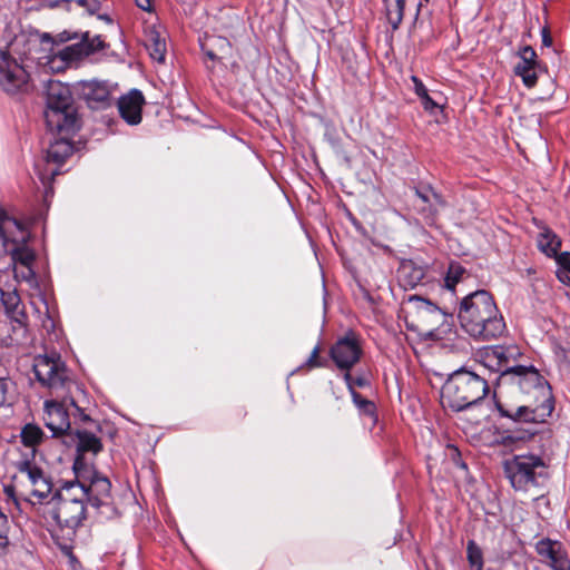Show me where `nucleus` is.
Instances as JSON below:
<instances>
[{"mask_svg":"<svg viewBox=\"0 0 570 570\" xmlns=\"http://www.w3.org/2000/svg\"><path fill=\"white\" fill-rule=\"evenodd\" d=\"M519 354L518 348L514 346L497 345L485 351L484 363L501 374L505 368L515 366H511L510 361L514 360Z\"/></svg>","mask_w":570,"mask_h":570,"instance_id":"nucleus-20","label":"nucleus"},{"mask_svg":"<svg viewBox=\"0 0 570 570\" xmlns=\"http://www.w3.org/2000/svg\"><path fill=\"white\" fill-rule=\"evenodd\" d=\"M465 273V268L459 263H451L445 277V286L449 289H453L455 285L463 278Z\"/></svg>","mask_w":570,"mask_h":570,"instance_id":"nucleus-34","label":"nucleus"},{"mask_svg":"<svg viewBox=\"0 0 570 570\" xmlns=\"http://www.w3.org/2000/svg\"><path fill=\"white\" fill-rule=\"evenodd\" d=\"M466 559L471 570H483V551L474 540L466 543Z\"/></svg>","mask_w":570,"mask_h":570,"instance_id":"nucleus-33","label":"nucleus"},{"mask_svg":"<svg viewBox=\"0 0 570 570\" xmlns=\"http://www.w3.org/2000/svg\"><path fill=\"white\" fill-rule=\"evenodd\" d=\"M411 80L414 85V91L419 96V98H421L425 94H428V89L425 88L423 82L416 76H411Z\"/></svg>","mask_w":570,"mask_h":570,"instance_id":"nucleus-43","label":"nucleus"},{"mask_svg":"<svg viewBox=\"0 0 570 570\" xmlns=\"http://www.w3.org/2000/svg\"><path fill=\"white\" fill-rule=\"evenodd\" d=\"M330 355L335 365L350 373V370L360 361L362 347L358 337L354 332H348L338 338L330 350Z\"/></svg>","mask_w":570,"mask_h":570,"instance_id":"nucleus-14","label":"nucleus"},{"mask_svg":"<svg viewBox=\"0 0 570 570\" xmlns=\"http://www.w3.org/2000/svg\"><path fill=\"white\" fill-rule=\"evenodd\" d=\"M71 386H75L76 390H79V386L76 385L75 383Z\"/></svg>","mask_w":570,"mask_h":570,"instance_id":"nucleus-52","label":"nucleus"},{"mask_svg":"<svg viewBox=\"0 0 570 570\" xmlns=\"http://www.w3.org/2000/svg\"><path fill=\"white\" fill-rule=\"evenodd\" d=\"M144 104L145 98L141 91L137 89H132L129 94L121 96L117 101L121 118L131 126L140 124Z\"/></svg>","mask_w":570,"mask_h":570,"instance_id":"nucleus-17","label":"nucleus"},{"mask_svg":"<svg viewBox=\"0 0 570 570\" xmlns=\"http://www.w3.org/2000/svg\"><path fill=\"white\" fill-rule=\"evenodd\" d=\"M41 36L48 37V36H51V35H50V33H48V32H45V33H42Z\"/></svg>","mask_w":570,"mask_h":570,"instance_id":"nucleus-51","label":"nucleus"},{"mask_svg":"<svg viewBox=\"0 0 570 570\" xmlns=\"http://www.w3.org/2000/svg\"><path fill=\"white\" fill-rule=\"evenodd\" d=\"M352 383H353V387L354 386H360V387H363L364 385H366V380L363 379V377H352Z\"/></svg>","mask_w":570,"mask_h":570,"instance_id":"nucleus-46","label":"nucleus"},{"mask_svg":"<svg viewBox=\"0 0 570 570\" xmlns=\"http://www.w3.org/2000/svg\"><path fill=\"white\" fill-rule=\"evenodd\" d=\"M70 38L69 37H66V38H61V40H69Z\"/></svg>","mask_w":570,"mask_h":570,"instance_id":"nucleus-54","label":"nucleus"},{"mask_svg":"<svg viewBox=\"0 0 570 570\" xmlns=\"http://www.w3.org/2000/svg\"><path fill=\"white\" fill-rule=\"evenodd\" d=\"M91 507L97 509L98 512L100 513V515H102L106 519H112L119 514L117 508L114 505V503L111 501V498L107 499L104 502H97V503L92 504Z\"/></svg>","mask_w":570,"mask_h":570,"instance_id":"nucleus-37","label":"nucleus"},{"mask_svg":"<svg viewBox=\"0 0 570 570\" xmlns=\"http://www.w3.org/2000/svg\"><path fill=\"white\" fill-rule=\"evenodd\" d=\"M136 6L148 12L151 17V21L145 22V36H161L164 32V27L158 24V18L155 14V0H135Z\"/></svg>","mask_w":570,"mask_h":570,"instance_id":"nucleus-27","label":"nucleus"},{"mask_svg":"<svg viewBox=\"0 0 570 570\" xmlns=\"http://www.w3.org/2000/svg\"><path fill=\"white\" fill-rule=\"evenodd\" d=\"M45 120L51 131L66 136L75 134L80 128L71 91L67 85L58 80L48 82Z\"/></svg>","mask_w":570,"mask_h":570,"instance_id":"nucleus-5","label":"nucleus"},{"mask_svg":"<svg viewBox=\"0 0 570 570\" xmlns=\"http://www.w3.org/2000/svg\"><path fill=\"white\" fill-rule=\"evenodd\" d=\"M43 436V431L38 425L31 423L26 424L20 432L22 444L32 449V452H35L36 448L42 442Z\"/></svg>","mask_w":570,"mask_h":570,"instance_id":"nucleus-30","label":"nucleus"},{"mask_svg":"<svg viewBox=\"0 0 570 570\" xmlns=\"http://www.w3.org/2000/svg\"><path fill=\"white\" fill-rule=\"evenodd\" d=\"M403 304L405 305L406 313L428 332H432L444 322L445 314L441 308L422 296L410 295L404 299Z\"/></svg>","mask_w":570,"mask_h":570,"instance_id":"nucleus-13","label":"nucleus"},{"mask_svg":"<svg viewBox=\"0 0 570 570\" xmlns=\"http://www.w3.org/2000/svg\"><path fill=\"white\" fill-rule=\"evenodd\" d=\"M153 60L164 63L167 52L166 38H145L142 42Z\"/></svg>","mask_w":570,"mask_h":570,"instance_id":"nucleus-31","label":"nucleus"},{"mask_svg":"<svg viewBox=\"0 0 570 570\" xmlns=\"http://www.w3.org/2000/svg\"><path fill=\"white\" fill-rule=\"evenodd\" d=\"M60 397L61 401L52 400L45 403V424L55 436H59L70 429L69 396L62 394Z\"/></svg>","mask_w":570,"mask_h":570,"instance_id":"nucleus-15","label":"nucleus"},{"mask_svg":"<svg viewBox=\"0 0 570 570\" xmlns=\"http://www.w3.org/2000/svg\"><path fill=\"white\" fill-rule=\"evenodd\" d=\"M199 45L205 55L213 61L222 60L232 52L228 38H199Z\"/></svg>","mask_w":570,"mask_h":570,"instance_id":"nucleus-23","label":"nucleus"},{"mask_svg":"<svg viewBox=\"0 0 570 570\" xmlns=\"http://www.w3.org/2000/svg\"><path fill=\"white\" fill-rule=\"evenodd\" d=\"M33 372L38 382L57 397L70 392L72 380L60 356L38 355L33 362Z\"/></svg>","mask_w":570,"mask_h":570,"instance_id":"nucleus-8","label":"nucleus"},{"mask_svg":"<svg viewBox=\"0 0 570 570\" xmlns=\"http://www.w3.org/2000/svg\"><path fill=\"white\" fill-rule=\"evenodd\" d=\"M518 56L520 61L514 66L513 71L515 76L521 77L523 83L528 88H532L538 81V76L535 72L538 65L537 53L532 47L524 46L519 50Z\"/></svg>","mask_w":570,"mask_h":570,"instance_id":"nucleus-18","label":"nucleus"},{"mask_svg":"<svg viewBox=\"0 0 570 570\" xmlns=\"http://www.w3.org/2000/svg\"><path fill=\"white\" fill-rule=\"evenodd\" d=\"M11 228L20 230V223L0 212V246H6L9 240H17L11 236Z\"/></svg>","mask_w":570,"mask_h":570,"instance_id":"nucleus-32","label":"nucleus"},{"mask_svg":"<svg viewBox=\"0 0 570 570\" xmlns=\"http://www.w3.org/2000/svg\"><path fill=\"white\" fill-rule=\"evenodd\" d=\"M556 257V261L557 263L563 268L566 269L567 272L570 273V253L569 252H563L561 254H557Z\"/></svg>","mask_w":570,"mask_h":570,"instance_id":"nucleus-41","label":"nucleus"},{"mask_svg":"<svg viewBox=\"0 0 570 570\" xmlns=\"http://www.w3.org/2000/svg\"><path fill=\"white\" fill-rule=\"evenodd\" d=\"M494 395L500 415L514 422L542 423L554 409L550 385L534 366L505 368Z\"/></svg>","mask_w":570,"mask_h":570,"instance_id":"nucleus-1","label":"nucleus"},{"mask_svg":"<svg viewBox=\"0 0 570 570\" xmlns=\"http://www.w3.org/2000/svg\"><path fill=\"white\" fill-rule=\"evenodd\" d=\"M386 18L389 23L392 26V29L395 30L403 19V12L401 11V7H397L396 3L389 0H384Z\"/></svg>","mask_w":570,"mask_h":570,"instance_id":"nucleus-35","label":"nucleus"},{"mask_svg":"<svg viewBox=\"0 0 570 570\" xmlns=\"http://www.w3.org/2000/svg\"><path fill=\"white\" fill-rule=\"evenodd\" d=\"M540 32H541V36H542V37L551 36V35H550V30H549V28H548L547 26H543V27L541 28Z\"/></svg>","mask_w":570,"mask_h":570,"instance_id":"nucleus-48","label":"nucleus"},{"mask_svg":"<svg viewBox=\"0 0 570 570\" xmlns=\"http://www.w3.org/2000/svg\"><path fill=\"white\" fill-rule=\"evenodd\" d=\"M69 405L75 409V411H76L75 415H78L82 422L90 421V416L88 414H86L85 411L77 405V403L72 396H69Z\"/></svg>","mask_w":570,"mask_h":570,"instance_id":"nucleus-42","label":"nucleus"},{"mask_svg":"<svg viewBox=\"0 0 570 570\" xmlns=\"http://www.w3.org/2000/svg\"><path fill=\"white\" fill-rule=\"evenodd\" d=\"M416 197L422 202V206H419L417 209L423 216V219L426 225L434 226L438 217V207H444L445 202L433 189L430 187L421 190L415 189Z\"/></svg>","mask_w":570,"mask_h":570,"instance_id":"nucleus-19","label":"nucleus"},{"mask_svg":"<svg viewBox=\"0 0 570 570\" xmlns=\"http://www.w3.org/2000/svg\"><path fill=\"white\" fill-rule=\"evenodd\" d=\"M424 275V269L411 261L403 263L399 268V281L404 287H415L421 283Z\"/></svg>","mask_w":570,"mask_h":570,"instance_id":"nucleus-25","label":"nucleus"},{"mask_svg":"<svg viewBox=\"0 0 570 570\" xmlns=\"http://www.w3.org/2000/svg\"><path fill=\"white\" fill-rule=\"evenodd\" d=\"M420 99L422 101L424 109L430 112H433L435 109L439 108V105L429 96V94H425Z\"/></svg>","mask_w":570,"mask_h":570,"instance_id":"nucleus-44","label":"nucleus"},{"mask_svg":"<svg viewBox=\"0 0 570 570\" xmlns=\"http://www.w3.org/2000/svg\"><path fill=\"white\" fill-rule=\"evenodd\" d=\"M344 381L346 382L348 391L351 392L354 404L361 411V413L363 415L374 417L375 413H376V406H375L374 402H372L367 399H364L360 393H357L353 389L352 375L350 373L344 374Z\"/></svg>","mask_w":570,"mask_h":570,"instance_id":"nucleus-28","label":"nucleus"},{"mask_svg":"<svg viewBox=\"0 0 570 570\" xmlns=\"http://www.w3.org/2000/svg\"><path fill=\"white\" fill-rule=\"evenodd\" d=\"M553 39L554 38H542L543 46L551 47L553 45Z\"/></svg>","mask_w":570,"mask_h":570,"instance_id":"nucleus-47","label":"nucleus"},{"mask_svg":"<svg viewBox=\"0 0 570 570\" xmlns=\"http://www.w3.org/2000/svg\"><path fill=\"white\" fill-rule=\"evenodd\" d=\"M82 91L92 108H100L109 105L112 88L106 81L91 80L83 83Z\"/></svg>","mask_w":570,"mask_h":570,"instance_id":"nucleus-21","label":"nucleus"},{"mask_svg":"<svg viewBox=\"0 0 570 570\" xmlns=\"http://www.w3.org/2000/svg\"><path fill=\"white\" fill-rule=\"evenodd\" d=\"M29 73L14 57L0 52V89L7 95L17 96L28 91Z\"/></svg>","mask_w":570,"mask_h":570,"instance_id":"nucleus-12","label":"nucleus"},{"mask_svg":"<svg viewBox=\"0 0 570 570\" xmlns=\"http://www.w3.org/2000/svg\"><path fill=\"white\" fill-rule=\"evenodd\" d=\"M9 380L4 377H0V407L6 405L8 402V390H9Z\"/></svg>","mask_w":570,"mask_h":570,"instance_id":"nucleus-40","label":"nucleus"},{"mask_svg":"<svg viewBox=\"0 0 570 570\" xmlns=\"http://www.w3.org/2000/svg\"><path fill=\"white\" fill-rule=\"evenodd\" d=\"M16 466L18 472L13 482L21 494L42 500L51 493L52 483L41 468L28 460L17 462Z\"/></svg>","mask_w":570,"mask_h":570,"instance_id":"nucleus-10","label":"nucleus"},{"mask_svg":"<svg viewBox=\"0 0 570 570\" xmlns=\"http://www.w3.org/2000/svg\"><path fill=\"white\" fill-rule=\"evenodd\" d=\"M10 530V524L8 517L0 509V554L4 552L7 547L9 546L8 533Z\"/></svg>","mask_w":570,"mask_h":570,"instance_id":"nucleus-36","label":"nucleus"},{"mask_svg":"<svg viewBox=\"0 0 570 570\" xmlns=\"http://www.w3.org/2000/svg\"><path fill=\"white\" fill-rule=\"evenodd\" d=\"M85 502L86 491L69 482L57 493L52 517L61 528L75 530L86 519Z\"/></svg>","mask_w":570,"mask_h":570,"instance_id":"nucleus-7","label":"nucleus"},{"mask_svg":"<svg viewBox=\"0 0 570 570\" xmlns=\"http://www.w3.org/2000/svg\"><path fill=\"white\" fill-rule=\"evenodd\" d=\"M535 550L540 557L546 559L549 564L552 566L559 554L564 551V547L559 541L542 539L537 543Z\"/></svg>","mask_w":570,"mask_h":570,"instance_id":"nucleus-29","label":"nucleus"},{"mask_svg":"<svg viewBox=\"0 0 570 570\" xmlns=\"http://www.w3.org/2000/svg\"><path fill=\"white\" fill-rule=\"evenodd\" d=\"M71 386H75L76 390H79V386L76 385L75 383Z\"/></svg>","mask_w":570,"mask_h":570,"instance_id":"nucleus-53","label":"nucleus"},{"mask_svg":"<svg viewBox=\"0 0 570 570\" xmlns=\"http://www.w3.org/2000/svg\"><path fill=\"white\" fill-rule=\"evenodd\" d=\"M489 393V384L480 375L460 370L452 373L441 391L443 406L455 412L478 404Z\"/></svg>","mask_w":570,"mask_h":570,"instance_id":"nucleus-4","label":"nucleus"},{"mask_svg":"<svg viewBox=\"0 0 570 570\" xmlns=\"http://www.w3.org/2000/svg\"><path fill=\"white\" fill-rule=\"evenodd\" d=\"M320 353H321V347L318 345H316L313 348L309 357L306 361V366L308 368H315V367H323V366H325L326 361L320 357Z\"/></svg>","mask_w":570,"mask_h":570,"instance_id":"nucleus-38","label":"nucleus"},{"mask_svg":"<svg viewBox=\"0 0 570 570\" xmlns=\"http://www.w3.org/2000/svg\"><path fill=\"white\" fill-rule=\"evenodd\" d=\"M504 472L515 491L528 492L542 487L548 479L547 466L538 455H515L504 462Z\"/></svg>","mask_w":570,"mask_h":570,"instance_id":"nucleus-6","label":"nucleus"},{"mask_svg":"<svg viewBox=\"0 0 570 570\" xmlns=\"http://www.w3.org/2000/svg\"><path fill=\"white\" fill-rule=\"evenodd\" d=\"M458 318L462 328L476 340L498 338L505 331L503 316L493 296L485 289L475 291L462 298Z\"/></svg>","mask_w":570,"mask_h":570,"instance_id":"nucleus-3","label":"nucleus"},{"mask_svg":"<svg viewBox=\"0 0 570 570\" xmlns=\"http://www.w3.org/2000/svg\"><path fill=\"white\" fill-rule=\"evenodd\" d=\"M538 247L549 257H554L561 247V239L550 228L543 227L538 235Z\"/></svg>","mask_w":570,"mask_h":570,"instance_id":"nucleus-26","label":"nucleus"},{"mask_svg":"<svg viewBox=\"0 0 570 570\" xmlns=\"http://www.w3.org/2000/svg\"><path fill=\"white\" fill-rule=\"evenodd\" d=\"M59 36L61 37H65V36H70L67 31H63L61 32ZM72 36H78L77 33H73Z\"/></svg>","mask_w":570,"mask_h":570,"instance_id":"nucleus-49","label":"nucleus"},{"mask_svg":"<svg viewBox=\"0 0 570 570\" xmlns=\"http://www.w3.org/2000/svg\"><path fill=\"white\" fill-rule=\"evenodd\" d=\"M73 154V145L67 137L52 141L46 150L45 165L37 164L36 169L43 185H50L60 174L59 168Z\"/></svg>","mask_w":570,"mask_h":570,"instance_id":"nucleus-11","label":"nucleus"},{"mask_svg":"<svg viewBox=\"0 0 570 570\" xmlns=\"http://www.w3.org/2000/svg\"><path fill=\"white\" fill-rule=\"evenodd\" d=\"M72 468L76 475L75 483L79 489L86 491V501H89L91 505L111 498L109 479L96 471L91 464L86 462V459H75Z\"/></svg>","mask_w":570,"mask_h":570,"instance_id":"nucleus-9","label":"nucleus"},{"mask_svg":"<svg viewBox=\"0 0 570 570\" xmlns=\"http://www.w3.org/2000/svg\"><path fill=\"white\" fill-rule=\"evenodd\" d=\"M75 436L77 440L76 459L83 458L86 453L98 454L102 450L101 440L94 433L86 430H76Z\"/></svg>","mask_w":570,"mask_h":570,"instance_id":"nucleus-24","label":"nucleus"},{"mask_svg":"<svg viewBox=\"0 0 570 570\" xmlns=\"http://www.w3.org/2000/svg\"><path fill=\"white\" fill-rule=\"evenodd\" d=\"M1 302L4 306L7 315L14 322L22 324L26 320L21 298L16 288L7 286L1 289Z\"/></svg>","mask_w":570,"mask_h":570,"instance_id":"nucleus-22","label":"nucleus"},{"mask_svg":"<svg viewBox=\"0 0 570 570\" xmlns=\"http://www.w3.org/2000/svg\"><path fill=\"white\" fill-rule=\"evenodd\" d=\"M551 567L553 570H570V559L566 549L559 554Z\"/></svg>","mask_w":570,"mask_h":570,"instance_id":"nucleus-39","label":"nucleus"},{"mask_svg":"<svg viewBox=\"0 0 570 570\" xmlns=\"http://www.w3.org/2000/svg\"><path fill=\"white\" fill-rule=\"evenodd\" d=\"M19 489L17 484L13 482V484L6 485L4 487V493L8 498L12 499L14 502H17L16 498V490Z\"/></svg>","mask_w":570,"mask_h":570,"instance_id":"nucleus-45","label":"nucleus"},{"mask_svg":"<svg viewBox=\"0 0 570 570\" xmlns=\"http://www.w3.org/2000/svg\"><path fill=\"white\" fill-rule=\"evenodd\" d=\"M106 47L101 38H80V41L63 48L55 42V38H11L3 46L0 45V52L7 57H14L17 61L32 56V50L43 55L36 56L40 63L48 65L58 71L65 70L69 65L78 62Z\"/></svg>","mask_w":570,"mask_h":570,"instance_id":"nucleus-2","label":"nucleus"},{"mask_svg":"<svg viewBox=\"0 0 570 570\" xmlns=\"http://www.w3.org/2000/svg\"><path fill=\"white\" fill-rule=\"evenodd\" d=\"M525 436L524 435H521V436H515L514 439L517 440H523ZM507 439H513L512 436H508Z\"/></svg>","mask_w":570,"mask_h":570,"instance_id":"nucleus-50","label":"nucleus"},{"mask_svg":"<svg viewBox=\"0 0 570 570\" xmlns=\"http://www.w3.org/2000/svg\"><path fill=\"white\" fill-rule=\"evenodd\" d=\"M11 236L17 240H9L6 246H2L6 250H10L12 253L13 259L21 264L27 268V273H23V278L29 279L35 276L33 271L31 269V264L33 263L36 256L35 253L24 245H19L20 243H24L27 238V233L22 228L20 224V230L16 228H11Z\"/></svg>","mask_w":570,"mask_h":570,"instance_id":"nucleus-16","label":"nucleus"}]
</instances>
